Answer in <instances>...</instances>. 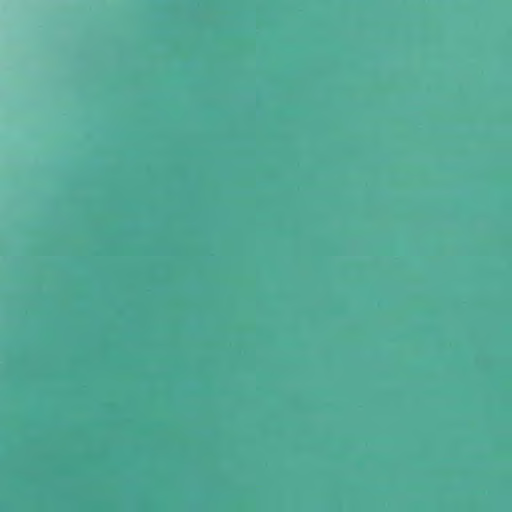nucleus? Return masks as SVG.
<instances>
[{"label":"nucleus","instance_id":"nucleus-3","mask_svg":"<svg viewBox=\"0 0 512 512\" xmlns=\"http://www.w3.org/2000/svg\"><path fill=\"white\" fill-rule=\"evenodd\" d=\"M457 352L459 353H462V352H468L467 350H458ZM478 352H484L483 350H479Z\"/></svg>","mask_w":512,"mask_h":512},{"label":"nucleus","instance_id":"nucleus-5","mask_svg":"<svg viewBox=\"0 0 512 512\" xmlns=\"http://www.w3.org/2000/svg\"><path fill=\"white\" fill-rule=\"evenodd\" d=\"M372 352H373V353H376L377 351H376V350H373Z\"/></svg>","mask_w":512,"mask_h":512},{"label":"nucleus","instance_id":"nucleus-2","mask_svg":"<svg viewBox=\"0 0 512 512\" xmlns=\"http://www.w3.org/2000/svg\"><path fill=\"white\" fill-rule=\"evenodd\" d=\"M3 352H202L201 350H4ZM212 352H257L256 350H213Z\"/></svg>","mask_w":512,"mask_h":512},{"label":"nucleus","instance_id":"nucleus-1","mask_svg":"<svg viewBox=\"0 0 512 512\" xmlns=\"http://www.w3.org/2000/svg\"><path fill=\"white\" fill-rule=\"evenodd\" d=\"M362 354H0L15 358H103V359H129V358H194L205 357H235L249 358L256 356H361ZM371 356H396V354H370Z\"/></svg>","mask_w":512,"mask_h":512},{"label":"nucleus","instance_id":"nucleus-4","mask_svg":"<svg viewBox=\"0 0 512 512\" xmlns=\"http://www.w3.org/2000/svg\"><path fill=\"white\" fill-rule=\"evenodd\" d=\"M344 352H345V353H348V352H350V351H349V350H345Z\"/></svg>","mask_w":512,"mask_h":512}]
</instances>
